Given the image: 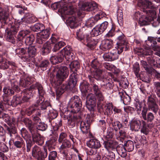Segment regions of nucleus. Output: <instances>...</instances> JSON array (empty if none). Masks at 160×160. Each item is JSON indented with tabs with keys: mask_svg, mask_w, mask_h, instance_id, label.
I'll use <instances>...</instances> for the list:
<instances>
[{
	"mask_svg": "<svg viewBox=\"0 0 160 160\" xmlns=\"http://www.w3.org/2000/svg\"><path fill=\"white\" fill-rule=\"evenodd\" d=\"M54 74L56 75L58 80L54 82L55 87L56 88V93L57 96L59 97L68 88L67 85H61L62 81L66 78L68 75V68L65 66H56L53 70Z\"/></svg>",
	"mask_w": 160,
	"mask_h": 160,
	"instance_id": "1",
	"label": "nucleus"
},
{
	"mask_svg": "<svg viewBox=\"0 0 160 160\" xmlns=\"http://www.w3.org/2000/svg\"><path fill=\"white\" fill-rule=\"evenodd\" d=\"M82 107V103L80 98L76 96L71 98L68 103V108L72 109L70 114L67 117L68 124L71 128L75 126L76 122H78L80 117L77 116L78 113L79 112Z\"/></svg>",
	"mask_w": 160,
	"mask_h": 160,
	"instance_id": "2",
	"label": "nucleus"
},
{
	"mask_svg": "<svg viewBox=\"0 0 160 160\" xmlns=\"http://www.w3.org/2000/svg\"><path fill=\"white\" fill-rule=\"evenodd\" d=\"M36 49L34 46L30 45L28 48H18L15 50L16 54L21 56V58L24 60L27 61L30 57L35 56Z\"/></svg>",
	"mask_w": 160,
	"mask_h": 160,
	"instance_id": "3",
	"label": "nucleus"
},
{
	"mask_svg": "<svg viewBox=\"0 0 160 160\" xmlns=\"http://www.w3.org/2000/svg\"><path fill=\"white\" fill-rule=\"evenodd\" d=\"M89 79L91 82V85L92 86V90L94 95L96 97L97 101V105L98 106H101L103 104L105 100L104 94L101 91V88L97 85L93 77H89Z\"/></svg>",
	"mask_w": 160,
	"mask_h": 160,
	"instance_id": "4",
	"label": "nucleus"
},
{
	"mask_svg": "<svg viewBox=\"0 0 160 160\" xmlns=\"http://www.w3.org/2000/svg\"><path fill=\"white\" fill-rule=\"evenodd\" d=\"M138 5L143 8V11L146 12L147 14V16L145 18H141L139 19V22L141 25H146L148 24V23L151 22L153 20V18L156 16L155 12L154 11L151 9V8H153L154 7L153 5V7H151L144 8V5L146 4L145 3H143L144 5H142L141 3H139Z\"/></svg>",
	"mask_w": 160,
	"mask_h": 160,
	"instance_id": "5",
	"label": "nucleus"
},
{
	"mask_svg": "<svg viewBox=\"0 0 160 160\" xmlns=\"http://www.w3.org/2000/svg\"><path fill=\"white\" fill-rule=\"evenodd\" d=\"M37 88L38 89V93L39 95L38 98H37V104L36 106H39V105L44 102V98L43 95L45 94V92L42 85L38 82H36L30 86V89Z\"/></svg>",
	"mask_w": 160,
	"mask_h": 160,
	"instance_id": "6",
	"label": "nucleus"
},
{
	"mask_svg": "<svg viewBox=\"0 0 160 160\" xmlns=\"http://www.w3.org/2000/svg\"><path fill=\"white\" fill-rule=\"evenodd\" d=\"M79 7L82 10L88 12L92 11L94 13L98 10L97 4L94 2H83L81 5L80 4Z\"/></svg>",
	"mask_w": 160,
	"mask_h": 160,
	"instance_id": "7",
	"label": "nucleus"
},
{
	"mask_svg": "<svg viewBox=\"0 0 160 160\" xmlns=\"http://www.w3.org/2000/svg\"><path fill=\"white\" fill-rule=\"evenodd\" d=\"M67 134L64 132H62L59 135L58 139V143L60 146L59 148V150H62L70 148L71 144L69 141L66 139Z\"/></svg>",
	"mask_w": 160,
	"mask_h": 160,
	"instance_id": "8",
	"label": "nucleus"
},
{
	"mask_svg": "<svg viewBox=\"0 0 160 160\" xmlns=\"http://www.w3.org/2000/svg\"><path fill=\"white\" fill-rule=\"evenodd\" d=\"M90 118L89 117L87 118L85 121L81 122L80 128L81 131L83 134L88 133L89 136H92L90 130Z\"/></svg>",
	"mask_w": 160,
	"mask_h": 160,
	"instance_id": "9",
	"label": "nucleus"
},
{
	"mask_svg": "<svg viewBox=\"0 0 160 160\" xmlns=\"http://www.w3.org/2000/svg\"><path fill=\"white\" fill-rule=\"evenodd\" d=\"M88 100L86 107L90 111H93L94 110L97 99L96 97L93 94L90 93L87 97Z\"/></svg>",
	"mask_w": 160,
	"mask_h": 160,
	"instance_id": "10",
	"label": "nucleus"
},
{
	"mask_svg": "<svg viewBox=\"0 0 160 160\" xmlns=\"http://www.w3.org/2000/svg\"><path fill=\"white\" fill-rule=\"evenodd\" d=\"M72 50L70 46H66L59 52H61L65 57L68 61L71 62L75 58L74 54L72 52Z\"/></svg>",
	"mask_w": 160,
	"mask_h": 160,
	"instance_id": "11",
	"label": "nucleus"
},
{
	"mask_svg": "<svg viewBox=\"0 0 160 160\" xmlns=\"http://www.w3.org/2000/svg\"><path fill=\"white\" fill-rule=\"evenodd\" d=\"M42 31L38 35L36 40L37 43L40 44H42L44 41L48 38L50 34L49 29H43Z\"/></svg>",
	"mask_w": 160,
	"mask_h": 160,
	"instance_id": "12",
	"label": "nucleus"
},
{
	"mask_svg": "<svg viewBox=\"0 0 160 160\" xmlns=\"http://www.w3.org/2000/svg\"><path fill=\"white\" fill-rule=\"evenodd\" d=\"M57 36L55 34H52L49 41H47L43 45L42 51L44 53L49 52L51 49L52 44L55 43L57 41Z\"/></svg>",
	"mask_w": 160,
	"mask_h": 160,
	"instance_id": "13",
	"label": "nucleus"
},
{
	"mask_svg": "<svg viewBox=\"0 0 160 160\" xmlns=\"http://www.w3.org/2000/svg\"><path fill=\"white\" fill-rule=\"evenodd\" d=\"M118 41L117 43V47L119 48L122 49L125 48V51H127L129 48V46L128 45L126 38L123 34L118 37Z\"/></svg>",
	"mask_w": 160,
	"mask_h": 160,
	"instance_id": "14",
	"label": "nucleus"
},
{
	"mask_svg": "<svg viewBox=\"0 0 160 160\" xmlns=\"http://www.w3.org/2000/svg\"><path fill=\"white\" fill-rule=\"evenodd\" d=\"M35 81L34 77L25 75L21 78L19 85L20 87L25 88L28 87Z\"/></svg>",
	"mask_w": 160,
	"mask_h": 160,
	"instance_id": "15",
	"label": "nucleus"
},
{
	"mask_svg": "<svg viewBox=\"0 0 160 160\" xmlns=\"http://www.w3.org/2000/svg\"><path fill=\"white\" fill-rule=\"evenodd\" d=\"M155 95H150L148 97L147 103L149 108L156 113L158 109V106L155 102Z\"/></svg>",
	"mask_w": 160,
	"mask_h": 160,
	"instance_id": "16",
	"label": "nucleus"
},
{
	"mask_svg": "<svg viewBox=\"0 0 160 160\" xmlns=\"http://www.w3.org/2000/svg\"><path fill=\"white\" fill-rule=\"evenodd\" d=\"M142 120L137 119H132L129 122L130 127L132 131H138L139 130L142 123Z\"/></svg>",
	"mask_w": 160,
	"mask_h": 160,
	"instance_id": "17",
	"label": "nucleus"
},
{
	"mask_svg": "<svg viewBox=\"0 0 160 160\" xmlns=\"http://www.w3.org/2000/svg\"><path fill=\"white\" fill-rule=\"evenodd\" d=\"M9 15L7 9H4L0 7V21L2 23V26L3 24H7L8 20Z\"/></svg>",
	"mask_w": 160,
	"mask_h": 160,
	"instance_id": "18",
	"label": "nucleus"
},
{
	"mask_svg": "<svg viewBox=\"0 0 160 160\" xmlns=\"http://www.w3.org/2000/svg\"><path fill=\"white\" fill-rule=\"evenodd\" d=\"M12 140L14 146L17 148H21L25 146V143L23 139L19 136H16L15 138Z\"/></svg>",
	"mask_w": 160,
	"mask_h": 160,
	"instance_id": "19",
	"label": "nucleus"
},
{
	"mask_svg": "<svg viewBox=\"0 0 160 160\" xmlns=\"http://www.w3.org/2000/svg\"><path fill=\"white\" fill-rule=\"evenodd\" d=\"M61 12L62 14L65 16L72 15L74 13L72 6L68 5H64L63 7L61 8Z\"/></svg>",
	"mask_w": 160,
	"mask_h": 160,
	"instance_id": "20",
	"label": "nucleus"
},
{
	"mask_svg": "<svg viewBox=\"0 0 160 160\" xmlns=\"http://www.w3.org/2000/svg\"><path fill=\"white\" fill-rule=\"evenodd\" d=\"M21 99V98L19 96H14L13 97V98L11 102L7 99L3 98V101L4 102V103L9 105L11 102L12 105L15 106L22 102V100Z\"/></svg>",
	"mask_w": 160,
	"mask_h": 160,
	"instance_id": "21",
	"label": "nucleus"
},
{
	"mask_svg": "<svg viewBox=\"0 0 160 160\" xmlns=\"http://www.w3.org/2000/svg\"><path fill=\"white\" fill-rule=\"evenodd\" d=\"M32 134L33 141L39 145H42L44 143L43 139L41 135L35 133V131H32L31 132Z\"/></svg>",
	"mask_w": 160,
	"mask_h": 160,
	"instance_id": "22",
	"label": "nucleus"
},
{
	"mask_svg": "<svg viewBox=\"0 0 160 160\" xmlns=\"http://www.w3.org/2000/svg\"><path fill=\"white\" fill-rule=\"evenodd\" d=\"M37 19L32 14L30 13H26L24 17L21 18L22 22L27 23L34 22L36 21Z\"/></svg>",
	"mask_w": 160,
	"mask_h": 160,
	"instance_id": "23",
	"label": "nucleus"
},
{
	"mask_svg": "<svg viewBox=\"0 0 160 160\" xmlns=\"http://www.w3.org/2000/svg\"><path fill=\"white\" fill-rule=\"evenodd\" d=\"M87 146L90 148L98 149L101 147L100 141L95 138L90 139L87 143Z\"/></svg>",
	"mask_w": 160,
	"mask_h": 160,
	"instance_id": "24",
	"label": "nucleus"
},
{
	"mask_svg": "<svg viewBox=\"0 0 160 160\" xmlns=\"http://www.w3.org/2000/svg\"><path fill=\"white\" fill-rule=\"evenodd\" d=\"M78 79V75L76 72H72L70 76L69 80L68 83V86L70 88H73L77 84Z\"/></svg>",
	"mask_w": 160,
	"mask_h": 160,
	"instance_id": "25",
	"label": "nucleus"
},
{
	"mask_svg": "<svg viewBox=\"0 0 160 160\" xmlns=\"http://www.w3.org/2000/svg\"><path fill=\"white\" fill-rule=\"evenodd\" d=\"M63 58V55L61 52H59L57 56H52L50 61L52 64H54L61 62Z\"/></svg>",
	"mask_w": 160,
	"mask_h": 160,
	"instance_id": "26",
	"label": "nucleus"
},
{
	"mask_svg": "<svg viewBox=\"0 0 160 160\" xmlns=\"http://www.w3.org/2000/svg\"><path fill=\"white\" fill-rule=\"evenodd\" d=\"M86 45L88 48L92 49L95 48L97 42L90 35H86Z\"/></svg>",
	"mask_w": 160,
	"mask_h": 160,
	"instance_id": "27",
	"label": "nucleus"
},
{
	"mask_svg": "<svg viewBox=\"0 0 160 160\" xmlns=\"http://www.w3.org/2000/svg\"><path fill=\"white\" fill-rule=\"evenodd\" d=\"M123 49H119L118 47L113 49L110 52V55L112 61L118 59L119 57V55L123 51Z\"/></svg>",
	"mask_w": 160,
	"mask_h": 160,
	"instance_id": "28",
	"label": "nucleus"
},
{
	"mask_svg": "<svg viewBox=\"0 0 160 160\" xmlns=\"http://www.w3.org/2000/svg\"><path fill=\"white\" fill-rule=\"evenodd\" d=\"M66 22L68 25L71 28H76L78 26L77 20L76 18L74 16L68 17Z\"/></svg>",
	"mask_w": 160,
	"mask_h": 160,
	"instance_id": "29",
	"label": "nucleus"
},
{
	"mask_svg": "<svg viewBox=\"0 0 160 160\" xmlns=\"http://www.w3.org/2000/svg\"><path fill=\"white\" fill-rule=\"evenodd\" d=\"M33 89H30V87L29 90L25 89L23 90L22 92V99L23 102H27L29 100L31 97L32 94V93L30 91Z\"/></svg>",
	"mask_w": 160,
	"mask_h": 160,
	"instance_id": "30",
	"label": "nucleus"
},
{
	"mask_svg": "<svg viewBox=\"0 0 160 160\" xmlns=\"http://www.w3.org/2000/svg\"><path fill=\"white\" fill-rule=\"evenodd\" d=\"M82 29H79L76 32L77 39L84 44H86V38L87 36L89 35L88 34H85L82 32Z\"/></svg>",
	"mask_w": 160,
	"mask_h": 160,
	"instance_id": "31",
	"label": "nucleus"
},
{
	"mask_svg": "<svg viewBox=\"0 0 160 160\" xmlns=\"http://www.w3.org/2000/svg\"><path fill=\"white\" fill-rule=\"evenodd\" d=\"M5 35L7 41L13 44L15 43L16 41L14 35L8 28H7L5 30Z\"/></svg>",
	"mask_w": 160,
	"mask_h": 160,
	"instance_id": "32",
	"label": "nucleus"
},
{
	"mask_svg": "<svg viewBox=\"0 0 160 160\" xmlns=\"http://www.w3.org/2000/svg\"><path fill=\"white\" fill-rule=\"evenodd\" d=\"M100 81H101L100 85L101 87L109 89L112 87L111 79H108L104 78L102 80Z\"/></svg>",
	"mask_w": 160,
	"mask_h": 160,
	"instance_id": "33",
	"label": "nucleus"
},
{
	"mask_svg": "<svg viewBox=\"0 0 160 160\" xmlns=\"http://www.w3.org/2000/svg\"><path fill=\"white\" fill-rule=\"evenodd\" d=\"M112 46V42L108 40L103 41L100 46V48L103 51L110 49Z\"/></svg>",
	"mask_w": 160,
	"mask_h": 160,
	"instance_id": "34",
	"label": "nucleus"
},
{
	"mask_svg": "<svg viewBox=\"0 0 160 160\" xmlns=\"http://www.w3.org/2000/svg\"><path fill=\"white\" fill-rule=\"evenodd\" d=\"M118 153L122 157L125 158L127 155V150L122 145H119L116 148Z\"/></svg>",
	"mask_w": 160,
	"mask_h": 160,
	"instance_id": "35",
	"label": "nucleus"
},
{
	"mask_svg": "<svg viewBox=\"0 0 160 160\" xmlns=\"http://www.w3.org/2000/svg\"><path fill=\"white\" fill-rule=\"evenodd\" d=\"M80 88L81 92L85 93L90 92L91 90L89 84L86 81H84L80 84Z\"/></svg>",
	"mask_w": 160,
	"mask_h": 160,
	"instance_id": "36",
	"label": "nucleus"
},
{
	"mask_svg": "<svg viewBox=\"0 0 160 160\" xmlns=\"http://www.w3.org/2000/svg\"><path fill=\"white\" fill-rule=\"evenodd\" d=\"M102 72V71L99 68L94 70L93 72L94 78L98 80H102L104 78Z\"/></svg>",
	"mask_w": 160,
	"mask_h": 160,
	"instance_id": "37",
	"label": "nucleus"
},
{
	"mask_svg": "<svg viewBox=\"0 0 160 160\" xmlns=\"http://www.w3.org/2000/svg\"><path fill=\"white\" fill-rule=\"evenodd\" d=\"M42 151L40 148L36 145L35 146L32 150V156L36 158L41 157Z\"/></svg>",
	"mask_w": 160,
	"mask_h": 160,
	"instance_id": "38",
	"label": "nucleus"
},
{
	"mask_svg": "<svg viewBox=\"0 0 160 160\" xmlns=\"http://www.w3.org/2000/svg\"><path fill=\"white\" fill-rule=\"evenodd\" d=\"M80 67V64L77 60L71 62L69 65V67L73 72H76Z\"/></svg>",
	"mask_w": 160,
	"mask_h": 160,
	"instance_id": "39",
	"label": "nucleus"
},
{
	"mask_svg": "<svg viewBox=\"0 0 160 160\" xmlns=\"http://www.w3.org/2000/svg\"><path fill=\"white\" fill-rule=\"evenodd\" d=\"M105 113L108 116L111 115L112 113V109L113 105L112 103H107L106 104L105 107Z\"/></svg>",
	"mask_w": 160,
	"mask_h": 160,
	"instance_id": "40",
	"label": "nucleus"
},
{
	"mask_svg": "<svg viewBox=\"0 0 160 160\" xmlns=\"http://www.w3.org/2000/svg\"><path fill=\"white\" fill-rule=\"evenodd\" d=\"M125 148L128 152H131L133 151L134 148V145L133 142L131 140L127 141L123 145Z\"/></svg>",
	"mask_w": 160,
	"mask_h": 160,
	"instance_id": "41",
	"label": "nucleus"
},
{
	"mask_svg": "<svg viewBox=\"0 0 160 160\" xmlns=\"http://www.w3.org/2000/svg\"><path fill=\"white\" fill-rule=\"evenodd\" d=\"M39 108H40V110L42 111L45 110V112H48V110L51 108L50 104L48 101H45L44 102L41 104L39 105L38 106Z\"/></svg>",
	"mask_w": 160,
	"mask_h": 160,
	"instance_id": "42",
	"label": "nucleus"
},
{
	"mask_svg": "<svg viewBox=\"0 0 160 160\" xmlns=\"http://www.w3.org/2000/svg\"><path fill=\"white\" fill-rule=\"evenodd\" d=\"M98 21V20L96 19V18L95 16L88 19L86 21L85 23V25L88 27H92Z\"/></svg>",
	"mask_w": 160,
	"mask_h": 160,
	"instance_id": "43",
	"label": "nucleus"
},
{
	"mask_svg": "<svg viewBox=\"0 0 160 160\" xmlns=\"http://www.w3.org/2000/svg\"><path fill=\"white\" fill-rule=\"evenodd\" d=\"M44 28L43 25L42 23H37L31 27V30L34 32L42 31Z\"/></svg>",
	"mask_w": 160,
	"mask_h": 160,
	"instance_id": "44",
	"label": "nucleus"
},
{
	"mask_svg": "<svg viewBox=\"0 0 160 160\" xmlns=\"http://www.w3.org/2000/svg\"><path fill=\"white\" fill-rule=\"evenodd\" d=\"M55 140L53 138L51 139L46 142V146L49 151H51L54 148Z\"/></svg>",
	"mask_w": 160,
	"mask_h": 160,
	"instance_id": "45",
	"label": "nucleus"
},
{
	"mask_svg": "<svg viewBox=\"0 0 160 160\" xmlns=\"http://www.w3.org/2000/svg\"><path fill=\"white\" fill-rule=\"evenodd\" d=\"M65 45L66 44L65 42L63 41L59 42L54 45L52 50L53 52H56L62 47L65 46Z\"/></svg>",
	"mask_w": 160,
	"mask_h": 160,
	"instance_id": "46",
	"label": "nucleus"
},
{
	"mask_svg": "<svg viewBox=\"0 0 160 160\" xmlns=\"http://www.w3.org/2000/svg\"><path fill=\"white\" fill-rule=\"evenodd\" d=\"M47 113L49 117L51 119H55L57 117L58 115L57 111L51 108L48 110Z\"/></svg>",
	"mask_w": 160,
	"mask_h": 160,
	"instance_id": "47",
	"label": "nucleus"
},
{
	"mask_svg": "<svg viewBox=\"0 0 160 160\" xmlns=\"http://www.w3.org/2000/svg\"><path fill=\"white\" fill-rule=\"evenodd\" d=\"M90 33L92 36L95 37L98 36L102 33L100 30L98 26L97 25L92 29Z\"/></svg>",
	"mask_w": 160,
	"mask_h": 160,
	"instance_id": "48",
	"label": "nucleus"
},
{
	"mask_svg": "<svg viewBox=\"0 0 160 160\" xmlns=\"http://www.w3.org/2000/svg\"><path fill=\"white\" fill-rule=\"evenodd\" d=\"M29 32V31L27 30L21 31L18 34V39L19 41H21L25 36L28 35Z\"/></svg>",
	"mask_w": 160,
	"mask_h": 160,
	"instance_id": "49",
	"label": "nucleus"
},
{
	"mask_svg": "<svg viewBox=\"0 0 160 160\" xmlns=\"http://www.w3.org/2000/svg\"><path fill=\"white\" fill-rule=\"evenodd\" d=\"M142 123L141 126L142 127L141 130V132L143 133L146 135H147L148 133L149 129L147 127L146 123L145 121L143 120H142Z\"/></svg>",
	"mask_w": 160,
	"mask_h": 160,
	"instance_id": "50",
	"label": "nucleus"
},
{
	"mask_svg": "<svg viewBox=\"0 0 160 160\" xmlns=\"http://www.w3.org/2000/svg\"><path fill=\"white\" fill-rule=\"evenodd\" d=\"M24 123L26 126L28 127L30 132L34 131L33 129V125L32 124V121L28 118H26L24 120Z\"/></svg>",
	"mask_w": 160,
	"mask_h": 160,
	"instance_id": "51",
	"label": "nucleus"
},
{
	"mask_svg": "<svg viewBox=\"0 0 160 160\" xmlns=\"http://www.w3.org/2000/svg\"><path fill=\"white\" fill-rule=\"evenodd\" d=\"M91 65L92 67L94 69V70L99 68L101 67L100 63L96 59H93L92 61Z\"/></svg>",
	"mask_w": 160,
	"mask_h": 160,
	"instance_id": "52",
	"label": "nucleus"
},
{
	"mask_svg": "<svg viewBox=\"0 0 160 160\" xmlns=\"http://www.w3.org/2000/svg\"><path fill=\"white\" fill-rule=\"evenodd\" d=\"M104 146L108 151L109 149H112L114 148V144L111 141H108L104 142Z\"/></svg>",
	"mask_w": 160,
	"mask_h": 160,
	"instance_id": "53",
	"label": "nucleus"
},
{
	"mask_svg": "<svg viewBox=\"0 0 160 160\" xmlns=\"http://www.w3.org/2000/svg\"><path fill=\"white\" fill-rule=\"evenodd\" d=\"M49 64V62L47 60H43L39 64V67L42 70L44 71L47 68Z\"/></svg>",
	"mask_w": 160,
	"mask_h": 160,
	"instance_id": "54",
	"label": "nucleus"
},
{
	"mask_svg": "<svg viewBox=\"0 0 160 160\" xmlns=\"http://www.w3.org/2000/svg\"><path fill=\"white\" fill-rule=\"evenodd\" d=\"M139 3H141L142 5H144L143 3L146 4L144 5V8L151 7H153V3L151 2L148 0H138Z\"/></svg>",
	"mask_w": 160,
	"mask_h": 160,
	"instance_id": "55",
	"label": "nucleus"
},
{
	"mask_svg": "<svg viewBox=\"0 0 160 160\" xmlns=\"http://www.w3.org/2000/svg\"><path fill=\"white\" fill-rule=\"evenodd\" d=\"M117 19L118 23H122L123 19L122 12L121 10L118 9L117 12Z\"/></svg>",
	"mask_w": 160,
	"mask_h": 160,
	"instance_id": "56",
	"label": "nucleus"
},
{
	"mask_svg": "<svg viewBox=\"0 0 160 160\" xmlns=\"http://www.w3.org/2000/svg\"><path fill=\"white\" fill-rule=\"evenodd\" d=\"M34 40V38L33 35H31L27 37L25 42L26 45H30L33 42Z\"/></svg>",
	"mask_w": 160,
	"mask_h": 160,
	"instance_id": "57",
	"label": "nucleus"
},
{
	"mask_svg": "<svg viewBox=\"0 0 160 160\" xmlns=\"http://www.w3.org/2000/svg\"><path fill=\"white\" fill-rule=\"evenodd\" d=\"M154 56L153 55L152 57H149L147 58V60L148 63L152 66L157 67L156 65L157 62H156L155 58Z\"/></svg>",
	"mask_w": 160,
	"mask_h": 160,
	"instance_id": "58",
	"label": "nucleus"
},
{
	"mask_svg": "<svg viewBox=\"0 0 160 160\" xmlns=\"http://www.w3.org/2000/svg\"><path fill=\"white\" fill-rule=\"evenodd\" d=\"M11 87L14 90L19 92L20 89L18 86V82L15 80H13L11 82Z\"/></svg>",
	"mask_w": 160,
	"mask_h": 160,
	"instance_id": "59",
	"label": "nucleus"
},
{
	"mask_svg": "<svg viewBox=\"0 0 160 160\" xmlns=\"http://www.w3.org/2000/svg\"><path fill=\"white\" fill-rule=\"evenodd\" d=\"M108 25V22L107 21H105L102 23L100 25H98V27L102 32H103L107 28Z\"/></svg>",
	"mask_w": 160,
	"mask_h": 160,
	"instance_id": "60",
	"label": "nucleus"
},
{
	"mask_svg": "<svg viewBox=\"0 0 160 160\" xmlns=\"http://www.w3.org/2000/svg\"><path fill=\"white\" fill-rule=\"evenodd\" d=\"M37 129L42 131H45L47 128L46 124L42 122L36 126Z\"/></svg>",
	"mask_w": 160,
	"mask_h": 160,
	"instance_id": "61",
	"label": "nucleus"
},
{
	"mask_svg": "<svg viewBox=\"0 0 160 160\" xmlns=\"http://www.w3.org/2000/svg\"><path fill=\"white\" fill-rule=\"evenodd\" d=\"M145 70L149 74L152 73L153 70V68H148L147 66V63L145 61H142L141 62Z\"/></svg>",
	"mask_w": 160,
	"mask_h": 160,
	"instance_id": "62",
	"label": "nucleus"
},
{
	"mask_svg": "<svg viewBox=\"0 0 160 160\" xmlns=\"http://www.w3.org/2000/svg\"><path fill=\"white\" fill-rule=\"evenodd\" d=\"M142 54L146 56H149V57H152L153 55V51L151 49L149 48L148 49H145V50H142Z\"/></svg>",
	"mask_w": 160,
	"mask_h": 160,
	"instance_id": "63",
	"label": "nucleus"
},
{
	"mask_svg": "<svg viewBox=\"0 0 160 160\" xmlns=\"http://www.w3.org/2000/svg\"><path fill=\"white\" fill-rule=\"evenodd\" d=\"M4 93L8 95H12L14 93V91L9 87H6L3 89Z\"/></svg>",
	"mask_w": 160,
	"mask_h": 160,
	"instance_id": "64",
	"label": "nucleus"
}]
</instances>
